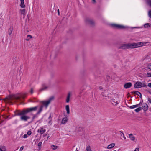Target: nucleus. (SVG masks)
<instances>
[{"instance_id":"obj_1","label":"nucleus","mask_w":151,"mask_h":151,"mask_svg":"<svg viewBox=\"0 0 151 151\" xmlns=\"http://www.w3.org/2000/svg\"><path fill=\"white\" fill-rule=\"evenodd\" d=\"M27 93H19L12 95H10L6 97L4 99L6 101H11L13 100L16 102H22V99H24L26 96Z\"/></svg>"},{"instance_id":"obj_2","label":"nucleus","mask_w":151,"mask_h":151,"mask_svg":"<svg viewBox=\"0 0 151 151\" xmlns=\"http://www.w3.org/2000/svg\"><path fill=\"white\" fill-rule=\"evenodd\" d=\"M14 114L13 116H20V120H21L27 121L28 119L30 118V117L26 115L24 109L22 111L16 110L14 111Z\"/></svg>"},{"instance_id":"obj_3","label":"nucleus","mask_w":151,"mask_h":151,"mask_svg":"<svg viewBox=\"0 0 151 151\" xmlns=\"http://www.w3.org/2000/svg\"><path fill=\"white\" fill-rule=\"evenodd\" d=\"M135 43H128L127 44H123L119 47V49H127L129 48H135Z\"/></svg>"},{"instance_id":"obj_4","label":"nucleus","mask_w":151,"mask_h":151,"mask_svg":"<svg viewBox=\"0 0 151 151\" xmlns=\"http://www.w3.org/2000/svg\"><path fill=\"white\" fill-rule=\"evenodd\" d=\"M94 76L95 79H96L99 83L102 84L104 81V78L101 76L100 73L98 74V72H96L94 73Z\"/></svg>"},{"instance_id":"obj_5","label":"nucleus","mask_w":151,"mask_h":151,"mask_svg":"<svg viewBox=\"0 0 151 151\" xmlns=\"http://www.w3.org/2000/svg\"><path fill=\"white\" fill-rule=\"evenodd\" d=\"M38 108V106H37L35 107L28 108L24 109L26 115L28 113L34 111H36L37 110Z\"/></svg>"},{"instance_id":"obj_6","label":"nucleus","mask_w":151,"mask_h":151,"mask_svg":"<svg viewBox=\"0 0 151 151\" xmlns=\"http://www.w3.org/2000/svg\"><path fill=\"white\" fill-rule=\"evenodd\" d=\"M150 43V42H139L137 43H135V45H136L135 47V48H137L142 46L143 45H148Z\"/></svg>"},{"instance_id":"obj_7","label":"nucleus","mask_w":151,"mask_h":151,"mask_svg":"<svg viewBox=\"0 0 151 151\" xmlns=\"http://www.w3.org/2000/svg\"><path fill=\"white\" fill-rule=\"evenodd\" d=\"M85 21L87 24H88L91 26H93L94 25V22L93 20L88 17L86 18Z\"/></svg>"},{"instance_id":"obj_8","label":"nucleus","mask_w":151,"mask_h":151,"mask_svg":"<svg viewBox=\"0 0 151 151\" xmlns=\"http://www.w3.org/2000/svg\"><path fill=\"white\" fill-rule=\"evenodd\" d=\"M54 99V97L53 96H51L50 97L49 99L46 101H43L42 102L43 105H45V107H47L51 101L53 100Z\"/></svg>"},{"instance_id":"obj_9","label":"nucleus","mask_w":151,"mask_h":151,"mask_svg":"<svg viewBox=\"0 0 151 151\" xmlns=\"http://www.w3.org/2000/svg\"><path fill=\"white\" fill-rule=\"evenodd\" d=\"M111 26L114 28L118 29H124L126 28L124 26L114 24H112Z\"/></svg>"},{"instance_id":"obj_10","label":"nucleus","mask_w":151,"mask_h":151,"mask_svg":"<svg viewBox=\"0 0 151 151\" xmlns=\"http://www.w3.org/2000/svg\"><path fill=\"white\" fill-rule=\"evenodd\" d=\"M43 108V106L42 105H41L39 109V111L37 112V113L35 114H33V116L35 118L37 117L38 116V115L42 111Z\"/></svg>"},{"instance_id":"obj_11","label":"nucleus","mask_w":151,"mask_h":151,"mask_svg":"<svg viewBox=\"0 0 151 151\" xmlns=\"http://www.w3.org/2000/svg\"><path fill=\"white\" fill-rule=\"evenodd\" d=\"M142 87V83L137 81L134 84V88H139Z\"/></svg>"},{"instance_id":"obj_12","label":"nucleus","mask_w":151,"mask_h":151,"mask_svg":"<svg viewBox=\"0 0 151 151\" xmlns=\"http://www.w3.org/2000/svg\"><path fill=\"white\" fill-rule=\"evenodd\" d=\"M132 86V83L130 82L125 83L124 85V87L126 89L130 88Z\"/></svg>"},{"instance_id":"obj_13","label":"nucleus","mask_w":151,"mask_h":151,"mask_svg":"<svg viewBox=\"0 0 151 151\" xmlns=\"http://www.w3.org/2000/svg\"><path fill=\"white\" fill-rule=\"evenodd\" d=\"M131 93L132 94H136L139 96L140 98H142V95L141 93L138 91H134L131 92Z\"/></svg>"},{"instance_id":"obj_14","label":"nucleus","mask_w":151,"mask_h":151,"mask_svg":"<svg viewBox=\"0 0 151 151\" xmlns=\"http://www.w3.org/2000/svg\"><path fill=\"white\" fill-rule=\"evenodd\" d=\"M148 106L147 104H143L142 106V109L145 111H146L148 109Z\"/></svg>"},{"instance_id":"obj_15","label":"nucleus","mask_w":151,"mask_h":151,"mask_svg":"<svg viewBox=\"0 0 151 151\" xmlns=\"http://www.w3.org/2000/svg\"><path fill=\"white\" fill-rule=\"evenodd\" d=\"M48 88V86H46L45 84H43L42 85V87L40 89L39 91L41 92L42 91L47 89Z\"/></svg>"},{"instance_id":"obj_16","label":"nucleus","mask_w":151,"mask_h":151,"mask_svg":"<svg viewBox=\"0 0 151 151\" xmlns=\"http://www.w3.org/2000/svg\"><path fill=\"white\" fill-rule=\"evenodd\" d=\"M68 120V118L67 117H65L63 118L61 121V123L63 124H65L66 123Z\"/></svg>"},{"instance_id":"obj_17","label":"nucleus","mask_w":151,"mask_h":151,"mask_svg":"<svg viewBox=\"0 0 151 151\" xmlns=\"http://www.w3.org/2000/svg\"><path fill=\"white\" fill-rule=\"evenodd\" d=\"M71 93L70 92H69L68 95L67 96L66 99V102L67 103H69L70 101V96Z\"/></svg>"},{"instance_id":"obj_18","label":"nucleus","mask_w":151,"mask_h":151,"mask_svg":"<svg viewBox=\"0 0 151 151\" xmlns=\"http://www.w3.org/2000/svg\"><path fill=\"white\" fill-rule=\"evenodd\" d=\"M115 145V144L114 143H111L109 145L107 146V148L108 149H110L113 147Z\"/></svg>"},{"instance_id":"obj_19","label":"nucleus","mask_w":151,"mask_h":151,"mask_svg":"<svg viewBox=\"0 0 151 151\" xmlns=\"http://www.w3.org/2000/svg\"><path fill=\"white\" fill-rule=\"evenodd\" d=\"M129 137L130 138V139L132 141H134L135 139V137L133 136V134H130L129 135Z\"/></svg>"},{"instance_id":"obj_20","label":"nucleus","mask_w":151,"mask_h":151,"mask_svg":"<svg viewBox=\"0 0 151 151\" xmlns=\"http://www.w3.org/2000/svg\"><path fill=\"white\" fill-rule=\"evenodd\" d=\"M13 30V27L11 26L8 29V33L9 35H11L12 32V31Z\"/></svg>"},{"instance_id":"obj_21","label":"nucleus","mask_w":151,"mask_h":151,"mask_svg":"<svg viewBox=\"0 0 151 151\" xmlns=\"http://www.w3.org/2000/svg\"><path fill=\"white\" fill-rule=\"evenodd\" d=\"M65 109L67 111V113L68 114H70V109H69V105H67L65 106Z\"/></svg>"},{"instance_id":"obj_22","label":"nucleus","mask_w":151,"mask_h":151,"mask_svg":"<svg viewBox=\"0 0 151 151\" xmlns=\"http://www.w3.org/2000/svg\"><path fill=\"white\" fill-rule=\"evenodd\" d=\"M6 147L5 146H0V151H6Z\"/></svg>"},{"instance_id":"obj_23","label":"nucleus","mask_w":151,"mask_h":151,"mask_svg":"<svg viewBox=\"0 0 151 151\" xmlns=\"http://www.w3.org/2000/svg\"><path fill=\"white\" fill-rule=\"evenodd\" d=\"M20 6L22 8H24L25 7V6L24 4V1L21 2V3L20 4Z\"/></svg>"},{"instance_id":"obj_24","label":"nucleus","mask_w":151,"mask_h":151,"mask_svg":"<svg viewBox=\"0 0 151 151\" xmlns=\"http://www.w3.org/2000/svg\"><path fill=\"white\" fill-rule=\"evenodd\" d=\"M144 27L145 28L150 27H151V24L150 23H146L144 25Z\"/></svg>"},{"instance_id":"obj_25","label":"nucleus","mask_w":151,"mask_h":151,"mask_svg":"<svg viewBox=\"0 0 151 151\" xmlns=\"http://www.w3.org/2000/svg\"><path fill=\"white\" fill-rule=\"evenodd\" d=\"M37 132L38 133H39L41 135L43 134L42 127H40V129H39L38 130Z\"/></svg>"},{"instance_id":"obj_26","label":"nucleus","mask_w":151,"mask_h":151,"mask_svg":"<svg viewBox=\"0 0 151 151\" xmlns=\"http://www.w3.org/2000/svg\"><path fill=\"white\" fill-rule=\"evenodd\" d=\"M142 109V107H139L138 108H137L136 109L135 111L136 112H139V111H140Z\"/></svg>"},{"instance_id":"obj_27","label":"nucleus","mask_w":151,"mask_h":151,"mask_svg":"<svg viewBox=\"0 0 151 151\" xmlns=\"http://www.w3.org/2000/svg\"><path fill=\"white\" fill-rule=\"evenodd\" d=\"M20 11H21V14H23L24 15L25 14V9H20Z\"/></svg>"},{"instance_id":"obj_28","label":"nucleus","mask_w":151,"mask_h":151,"mask_svg":"<svg viewBox=\"0 0 151 151\" xmlns=\"http://www.w3.org/2000/svg\"><path fill=\"white\" fill-rule=\"evenodd\" d=\"M86 151H92L91 149V147L89 145H88L86 149Z\"/></svg>"},{"instance_id":"obj_29","label":"nucleus","mask_w":151,"mask_h":151,"mask_svg":"<svg viewBox=\"0 0 151 151\" xmlns=\"http://www.w3.org/2000/svg\"><path fill=\"white\" fill-rule=\"evenodd\" d=\"M51 147V148L53 150H56L58 148V146H55V145H52Z\"/></svg>"},{"instance_id":"obj_30","label":"nucleus","mask_w":151,"mask_h":151,"mask_svg":"<svg viewBox=\"0 0 151 151\" xmlns=\"http://www.w3.org/2000/svg\"><path fill=\"white\" fill-rule=\"evenodd\" d=\"M147 3L149 6L151 7V0H147Z\"/></svg>"},{"instance_id":"obj_31","label":"nucleus","mask_w":151,"mask_h":151,"mask_svg":"<svg viewBox=\"0 0 151 151\" xmlns=\"http://www.w3.org/2000/svg\"><path fill=\"white\" fill-rule=\"evenodd\" d=\"M110 78V76H109L108 75H106V78L107 80H105L104 81L105 82H108V79H109Z\"/></svg>"},{"instance_id":"obj_32","label":"nucleus","mask_w":151,"mask_h":151,"mask_svg":"<svg viewBox=\"0 0 151 151\" xmlns=\"http://www.w3.org/2000/svg\"><path fill=\"white\" fill-rule=\"evenodd\" d=\"M42 144V142H40L38 144V146L39 148V149H40L41 148Z\"/></svg>"},{"instance_id":"obj_33","label":"nucleus","mask_w":151,"mask_h":151,"mask_svg":"<svg viewBox=\"0 0 151 151\" xmlns=\"http://www.w3.org/2000/svg\"><path fill=\"white\" fill-rule=\"evenodd\" d=\"M147 67L149 69L151 70V63H149L147 65Z\"/></svg>"},{"instance_id":"obj_34","label":"nucleus","mask_w":151,"mask_h":151,"mask_svg":"<svg viewBox=\"0 0 151 151\" xmlns=\"http://www.w3.org/2000/svg\"><path fill=\"white\" fill-rule=\"evenodd\" d=\"M142 104V102H140V103L139 104H137L136 105H135V106H136V107H139V106H140V105H141Z\"/></svg>"},{"instance_id":"obj_35","label":"nucleus","mask_w":151,"mask_h":151,"mask_svg":"<svg viewBox=\"0 0 151 151\" xmlns=\"http://www.w3.org/2000/svg\"><path fill=\"white\" fill-rule=\"evenodd\" d=\"M52 116L51 114H50L48 118V119L49 120H52Z\"/></svg>"},{"instance_id":"obj_36","label":"nucleus","mask_w":151,"mask_h":151,"mask_svg":"<svg viewBox=\"0 0 151 151\" xmlns=\"http://www.w3.org/2000/svg\"><path fill=\"white\" fill-rule=\"evenodd\" d=\"M136 106H135V105H133V106H131L129 107V108L131 109H133L136 107Z\"/></svg>"},{"instance_id":"obj_37","label":"nucleus","mask_w":151,"mask_h":151,"mask_svg":"<svg viewBox=\"0 0 151 151\" xmlns=\"http://www.w3.org/2000/svg\"><path fill=\"white\" fill-rule=\"evenodd\" d=\"M52 123V120H49L48 122V124H49L50 125H51Z\"/></svg>"},{"instance_id":"obj_38","label":"nucleus","mask_w":151,"mask_h":151,"mask_svg":"<svg viewBox=\"0 0 151 151\" xmlns=\"http://www.w3.org/2000/svg\"><path fill=\"white\" fill-rule=\"evenodd\" d=\"M31 134L32 132L30 131H28L27 133V134L29 136Z\"/></svg>"},{"instance_id":"obj_39","label":"nucleus","mask_w":151,"mask_h":151,"mask_svg":"<svg viewBox=\"0 0 151 151\" xmlns=\"http://www.w3.org/2000/svg\"><path fill=\"white\" fill-rule=\"evenodd\" d=\"M148 15L149 17L151 18V10L149 12Z\"/></svg>"},{"instance_id":"obj_40","label":"nucleus","mask_w":151,"mask_h":151,"mask_svg":"<svg viewBox=\"0 0 151 151\" xmlns=\"http://www.w3.org/2000/svg\"><path fill=\"white\" fill-rule=\"evenodd\" d=\"M113 101L115 103H116L117 104H118L119 103V102H118L117 101H116V100L115 99H114L113 100Z\"/></svg>"},{"instance_id":"obj_41","label":"nucleus","mask_w":151,"mask_h":151,"mask_svg":"<svg viewBox=\"0 0 151 151\" xmlns=\"http://www.w3.org/2000/svg\"><path fill=\"white\" fill-rule=\"evenodd\" d=\"M147 86L146 84H145L144 83H142V87H147Z\"/></svg>"},{"instance_id":"obj_42","label":"nucleus","mask_w":151,"mask_h":151,"mask_svg":"<svg viewBox=\"0 0 151 151\" xmlns=\"http://www.w3.org/2000/svg\"><path fill=\"white\" fill-rule=\"evenodd\" d=\"M147 74L148 75V77H151V73H147Z\"/></svg>"},{"instance_id":"obj_43","label":"nucleus","mask_w":151,"mask_h":151,"mask_svg":"<svg viewBox=\"0 0 151 151\" xmlns=\"http://www.w3.org/2000/svg\"><path fill=\"white\" fill-rule=\"evenodd\" d=\"M27 134H24L23 136V137L24 138H27Z\"/></svg>"},{"instance_id":"obj_44","label":"nucleus","mask_w":151,"mask_h":151,"mask_svg":"<svg viewBox=\"0 0 151 151\" xmlns=\"http://www.w3.org/2000/svg\"><path fill=\"white\" fill-rule=\"evenodd\" d=\"M27 38H31L32 37L31 35H27Z\"/></svg>"},{"instance_id":"obj_45","label":"nucleus","mask_w":151,"mask_h":151,"mask_svg":"<svg viewBox=\"0 0 151 151\" xmlns=\"http://www.w3.org/2000/svg\"><path fill=\"white\" fill-rule=\"evenodd\" d=\"M139 148H136L135 150H134V151H139Z\"/></svg>"},{"instance_id":"obj_46","label":"nucleus","mask_w":151,"mask_h":151,"mask_svg":"<svg viewBox=\"0 0 151 151\" xmlns=\"http://www.w3.org/2000/svg\"><path fill=\"white\" fill-rule=\"evenodd\" d=\"M147 86L151 88V83H148L147 85Z\"/></svg>"},{"instance_id":"obj_47","label":"nucleus","mask_w":151,"mask_h":151,"mask_svg":"<svg viewBox=\"0 0 151 151\" xmlns=\"http://www.w3.org/2000/svg\"><path fill=\"white\" fill-rule=\"evenodd\" d=\"M24 147L23 146H22L20 148V151H22V150L23 149H24Z\"/></svg>"},{"instance_id":"obj_48","label":"nucleus","mask_w":151,"mask_h":151,"mask_svg":"<svg viewBox=\"0 0 151 151\" xmlns=\"http://www.w3.org/2000/svg\"><path fill=\"white\" fill-rule=\"evenodd\" d=\"M35 117H34L33 116H32V121L30 122H32L33 121H34V119H35Z\"/></svg>"},{"instance_id":"obj_49","label":"nucleus","mask_w":151,"mask_h":151,"mask_svg":"<svg viewBox=\"0 0 151 151\" xmlns=\"http://www.w3.org/2000/svg\"><path fill=\"white\" fill-rule=\"evenodd\" d=\"M147 91L151 94V90H147Z\"/></svg>"},{"instance_id":"obj_50","label":"nucleus","mask_w":151,"mask_h":151,"mask_svg":"<svg viewBox=\"0 0 151 151\" xmlns=\"http://www.w3.org/2000/svg\"><path fill=\"white\" fill-rule=\"evenodd\" d=\"M30 93L31 94H32L33 93V89L32 88H31Z\"/></svg>"},{"instance_id":"obj_51","label":"nucleus","mask_w":151,"mask_h":151,"mask_svg":"<svg viewBox=\"0 0 151 151\" xmlns=\"http://www.w3.org/2000/svg\"><path fill=\"white\" fill-rule=\"evenodd\" d=\"M57 11H58V15H60V12H59V9H58Z\"/></svg>"},{"instance_id":"obj_52","label":"nucleus","mask_w":151,"mask_h":151,"mask_svg":"<svg viewBox=\"0 0 151 151\" xmlns=\"http://www.w3.org/2000/svg\"><path fill=\"white\" fill-rule=\"evenodd\" d=\"M42 132H43V133H45V132L46 130L45 129H43V128H42Z\"/></svg>"},{"instance_id":"obj_53","label":"nucleus","mask_w":151,"mask_h":151,"mask_svg":"<svg viewBox=\"0 0 151 151\" xmlns=\"http://www.w3.org/2000/svg\"><path fill=\"white\" fill-rule=\"evenodd\" d=\"M119 132L121 133L122 134H123V135H124V134L123 133V132L122 131H120Z\"/></svg>"},{"instance_id":"obj_54","label":"nucleus","mask_w":151,"mask_h":151,"mask_svg":"<svg viewBox=\"0 0 151 151\" xmlns=\"http://www.w3.org/2000/svg\"><path fill=\"white\" fill-rule=\"evenodd\" d=\"M123 137L124 138V139H126V137L124 136V135H123Z\"/></svg>"},{"instance_id":"obj_55","label":"nucleus","mask_w":151,"mask_h":151,"mask_svg":"<svg viewBox=\"0 0 151 151\" xmlns=\"http://www.w3.org/2000/svg\"><path fill=\"white\" fill-rule=\"evenodd\" d=\"M93 1V3H94L96 2V1L95 0H92Z\"/></svg>"},{"instance_id":"obj_56","label":"nucleus","mask_w":151,"mask_h":151,"mask_svg":"<svg viewBox=\"0 0 151 151\" xmlns=\"http://www.w3.org/2000/svg\"><path fill=\"white\" fill-rule=\"evenodd\" d=\"M139 27H132V28H139Z\"/></svg>"},{"instance_id":"obj_57","label":"nucleus","mask_w":151,"mask_h":151,"mask_svg":"<svg viewBox=\"0 0 151 151\" xmlns=\"http://www.w3.org/2000/svg\"><path fill=\"white\" fill-rule=\"evenodd\" d=\"M141 98V101H140V102H142V103L143 102V100H142V98Z\"/></svg>"},{"instance_id":"obj_58","label":"nucleus","mask_w":151,"mask_h":151,"mask_svg":"<svg viewBox=\"0 0 151 151\" xmlns=\"http://www.w3.org/2000/svg\"><path fill=\"white\" fill-rule=\"evenodd\" d=\"M103 96H104V97H107V96L105 95H104V94H103Z\"/></svg>"},{"instance_id":"obj_59","label":"nucleus","mask_w":151,"mask_h":151,"mask_svg":"<svg viewBox=\"0 0 151 151\" xmlns=\"http://www.w3.org/2000/svg\"><path fill=\"white\" fill-rule=\"evenodd\" d=\"M46 135H47V134H44V135H43V136H44V137H45V136H46Z\"/></svg>"},{"instance_id":"obj_60","label":"nucleus","mask_w":151,"mask_h":151,"mask_svg":"<svg viewBox=\"0 0 151 151\" xmlns=\"http://www.w3.org/2000/svg\"><path fill=\"white\" fill-rule=\"evenodd\" d=\"M49 137H50V136H47V139H49Z\"/></svg>"},{"instance_id":"obj_61","label":"nucleus","mask_w":151,"mask_h":151,"mask_svg":"<svg viewBox=\"0 0 151 151\" xmlns=\"http://www.w3.org/2000/svg\"><path fill=\"white\" fill-rule=\"evenodd\" d=\"M21 1H24V0H20Z\"/></svg>"},{"instance_id":"obj_62","label":"nucleus","mask_w":151,"mask_h":151,"mask_svg":"<svg viewBox=\"0 0 151 151\" xmlns=\"http://www.w3.org/2000/svg\"><path fill=\"white\" fill-rule=\"evenodd\" d=\"M149 57V56H147V58H148Z\"/></svg>"},{"instance_id":"obj_63","label":"nucleus","mask_w":151,"mask_h":151,"mask_svg":"<svg viewBox=\"0 0 151 151\" xmlns=\"http://www.w3.org/2000/svg\"><path fill=\"white\" fill-rule=\"evenodd\" d=\"M76 149H77V148H76ZM76 151H78V150H76Z\"/></svg>"},{"instance_id":"obj_64","label":"nucleus","mask_w":151,"mask_h":151,"mask_svg":"<svg viewBox=\"0 0 151 151\" xmlns=\"http://www.w3.org/2000/svg\"><path fill=\"white\" fill-rule=\"evenodd\" d=\"M26 40H29V39H26Z\"/></svg>"}]
</instances>
